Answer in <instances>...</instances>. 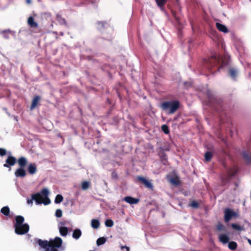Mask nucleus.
Segmentation results:
<instances>
[{
  "instance_id": "49530a36",
  "label": "nucleus",
  "mask_w": 251,
  "mask_h": 251,
  "mask_svg": "<svg viewBox=\"0 0 251 251\" xmlns=\"http://www.w3.org/2000/svg\"><path fill=\"white\" fill-rule=\"evenodd\" d=\"M26 2L27 3H31V0H26Z\"/></svg>"
},
{
  "instance_id": "6e6552de",
  "label": "nucleus",
  "mask_w": 251,
  "mask_h": 251,
  "mask_svg": "<svg viewBox=\"0 0 251 251\" xmlns=\"http://www.w3.org/2000/svg\"><path fill=\"white\" fill-rule=\"evenodd\" d=\"M16 162V159L13 156H8L5 161V163L3 164V166L6 168H9L10 166H13Z\"/></svg>"
},
{
  "instance_id": "b1692460",
  "label": "nucleus",
  "mask_w": 251,
  "mask_h": 251,
  "mask_svg": "<svg viewBox=\"0 0 251 251\" xmlns=\"http://www.w3.org/2000/svg\"><path fill=\"white\" fill-rule=\"evenodd\" d=\"M59 233L62 236H66L68 232V228L66 226H61L59 229Z\"/></svg>"
},
{
  "instance_id": "2f4dec72",
  "label": "nucleus",
  "mask_w": 251,
  "mask_h": 251,
  "mask_svg": "<svg viewBox=\"0 0 251 251\" xmlns=\"http://www.w3.org/2000/svg\"><path fill=\"white\" fill-rule=\"evenodd\" d=\"M231 226L235 230L241 231L244 230L243 226H241L236 224H232Z\"/></svg>"
},
{
  "instance_id": "de8ad7c7",
  "label": "nucleus",
  "mask_w": 251,
  "mask_h": 251,
  "mask_svg": "<svg viewBox=\"0 0 251 251\" xmlns=\"http://www.w3.org/2000/svg\"><path fill=\"white\" fill-rule=\"evenodd\" d=\"M248 242L251 245V240L248 239Z\"/></svg>"
},
{
  "instance_id": "c9c22d12",
  "label": "nucleus",
  "mask_w": 251,
  "mask_h": 251,
  "mask_svg": "<svg viewBox=\"0 0 251 251\" xmlns=\"http://www.w3.org/2000/svg\"><path fill=\"white\" fill-rule=\"evenodd\" d=\"M105 225L106 226L110 227H112L113 226L114 223L112 220L108 219L105 221Z\"/></svg>"
},
{
  "instance_id": "9b49d317",
  "label": "nucleus",
  "mask_w": 251,
  "mask_h": 251,
  "mask_svg": "<svg viewBox=\"0 0 251 251\" xmlns=\"http://www.w3.org/2000/svg\"><path fill=\"white\" fill-rule=\"evenodd\" d=\"M238 70L236 68L231 67L228 71L229 76L234 81L236 80V78L238 74Z\"/></svg>"
},
{
  "instance_id": "cd10ccee",
  "label": "nucleus",
  "mask_w": 251,
  "mask_h": 251,
  "mask_svg": "<svg viewBox=\"0 0 251 251\" xmlns=\"http://www.w3.org/2000/svg\"><path fill=\"white\" fill-rule=\"evenodd\" d=\"M213 156V153L211 151H207L204 155L205 160L206 162L210 161Z\"/></svg>"
},
{
  "instance_id": "a211bd4d",
  "label": "nucleus",
  "mask_w": 251,
  "mask_h": 251,
  "mask_svg": "<svg viewBox=\"0 0 251 251\" xmlns=\"http://www.w3.org/2000/svg\"><path fill=\"white\" fill-rule=\"evenodd\" d=\"M25 221L24 217L21 215H18L15 217L16 223L14 224V227L18 226L20 225H23V223Z\"/></svg>"
},
{
  "instance_id": "c756f323",
  "label": "nucleus",
  "mask_w": 251,
  "mask_h": 251,
  "mask_svg": "<svg viewBox=\"0 0 251 251\" xmlns=\"http://www.w3.org/2000/svg\"><path fill=\"white\" fill-rule=\"evenodd\" d=\"M216 227H217V229L218 231H224V232L226 231V227L224 225H223L221 223H219L217 225Z\"/></svg>"
},
{
  "instance_id": "473e14b6",
  "label": "nucleus",
  "mask_w": 251,
  "mask_h": 251,
  "mask_svg": "<svg viewBox=\"0 0 251 251\" xmlns=\"http://www.w3.org/2000/svg\"><path fill=\"white\" fill-rule=\"evenodd\" d=\"M63 200V196L61 195L58 194L55 198L54 202L55 203H60Z\"/></svg>"
},
{
  "instance_id": "09e8293b",
  "label": "nucleus",
  "mask_w": 251,
  "mask_h": 251,
  "mask_svg": "<svg viewBox=\"0 0 251 251\" xmlns=\"http://www.w3.org/2000/svg\"><path fill=\"white\" fill-rule=\"evenodd\" d=\"M222 179L223 181H224V178L223 177L222 178Z\"/></svg>"
},
{
  "instance_id": "7ed1b4c3",
  "label": "nucleus",
  "mask_w": 251,
  "mask_h": 251,
  "mask_svg": "<svg viewBox=\"0 0 251 251\" xmlns=\"http://www.w3.org/2000/svg\"><path fill=\"white\" fill-rule=\"evenodd\" d=\"M221 60V56L213 55L208 59L203 60V69L206 70L209 73L213 74L212 68L217 66Z\"/></svg>"
},
{
  "instance_id": "20e7f679",
  "label": "nucleus",
  "mask_w": 251,
  "mask_h": 251,
  "mask_svg": "<svg viewBox=\"0 0 251 251\" xmlns=\"http://www.w3.org/2000/svg\"><path fill=\"white\" fill-rule=\"evenodd\" d=\"M180 102L178 100L166 101L160 104L161 108L164 111H168L169 114L174 113L179 107Z\"/></svg>"
},
{
  "instance_id": "4468645a",
  "label": "nucleus",
  "mask_w": 251,
  "mask_h": 251,
  "mask_svg": "<svg viewBox=\"0 0 251 251\" xmlns=\"http://www.w3.org/2000/svg\"><path fill=\"white\" fill-rule=\"evenodd\" d=\"M37 165L35 163H30L28 165L27 171L29 174L33 175L37 172Z\"/></svg>"
},
{
  "instance_id": "a878e982",
  "label": "nucleus",
  "mask_w": 251,
  "mask_h": 251,
  "mask_svg": "<svg viewBox=\"0 0 251 251\" xmlns=\"http://www.w3.org/2000/svg\"><path fill=\"white\" fill-rule=\"evenodd\" d=\"M236 174V172L232 169H229L226 177V180H229Z\"/></svg>"
},
{
  "instance_id": "37998d69",
  "label": "nucleus",
  "mask_w": 251,
  "mask_h": 251,
  "mask_svg": "<svg viewBox=\"0 0 251 251\" xmlns=\"http://www.w3.org/2000/svg\"><path fill=\"white\" fill-rule=\"evenodd\" d=\"M171 182L173 183V184H178V181H177V180L176 178H172L171 180Z\"/></svg>"
},
{
  "instance_id": "393cba45",
  "label": "nucleus",
  "mask_w": 251,
  "mask_h": 251,
  "mask_svg": "<svg viewBox=\"0 0 251 251\" xmlns=\"http://www.w3.org/2000/svg\"><path fill=\"white\" fill-rule=\"evenodd\" d=\"M100 222L97 219H92L91 221V226L93 228L95 229H97L100 226Z\"/></svg>"
},
{
  "instance_id": "1a4fd4ad",
  "label": "nucleus",
  "mask_w": 251,
  "mask_h": 251,
  "mask_svg": "<svg viewBox=\"0 0 251 251\" xmlns=\"http://www.w3.org/2000/svg\"><path fill=\"white\" fill-rule=\"evenodd\" d=\"M137 179L141 181L147 188L153 190V186L151 183L144 177L139 176L137 177Z\"/></svg>"
},
{
  "instance_id": "f704fd0d",
  "label": "nucleus",
  "mask_w": 251,
  "mask_h": 251,
  "mask_svg": "<svg viewBox=\"0 0 251 251\" xmlns=\"http://www.w3.org/2000/svg\"><path fill=\"white\" fill-rule=\"evenodd\" d=\"M189 206L194 208H197L199 206V203L196 201H193L189 204Z\"/></svg>"
},
{
  "instance_id": "dca6fc26",
  "label": "nucleus",
  "mask_w": 251,
  "mask_h": 251,
  "mask_svg": "<svg viewBox=\"0 0 251 251\" xmlns=\"http://www.w3.org/2000/svg\"><path fill=\"white\" fill-rule=\"evenodd\" d=\"M216 28L221 32H222L225 33H226L228 32V29L226 27V26L223 24H221L219 23H216Z\"/></svg>"
},
{
  "instance_id": "412c9836",
  "label": "nucleus",
  "mask_w": 251,
  "mask_h": 251,
  "mask_svg": "<svg viewBox=\"0 0 251 251\" xmlns=\"http://www.w3.org/2000/svg\"><path fill=\"white\" fill-rule=\"evenodd\" d=\"M27 160L26 158L21 156L18 159V163L20 168H24L27 164Z\"/></svg>"
},
{
  "instance_id": "a18cd8bd",
  "label": "nucleus",
  "mask_w": 251,
  "mask_h": 251,
  "mask_svg": "<svg viewBox=\"0 0 251 251\" xmlns=\"http://www.w3.org/2000/svg\"><path fill=\"white\" fill-rule=\"evenodd\" d=\"M124 248H125L126 249V251H129V248L128 247H127L126 246L121 247L122 249H123Z\"/></svg>"
},
{
  "instance_id": "2eb2a0df",
  "label": "nucleus",
  "mask_w": 251,
  "mask_h": 251,
  "mask_svg": "<svg viewBox=\"0 0 251 251\" xmlns=\"http://www.w3.org/2000/svg\"><path fill=\"white\" fill-rule=\"evenodd\" d=\"M242 157L248 165H251V153L244 151L242 153Z\"/></svg>"
},
{
  "instance_id": "423d86ee",
  "label": "nucleus",
  "mask_w": 251,
  "mask_h": 251,
  "mask_svg": "<svg viewBox=\"0 0 251 251\" xmlns=\"http://www.w3.org/2000/svg\"><path fill=\"white\" fill-rule=\"evenodd\" d=\"M224 220L226 223L228 222L232 218L237 217V213L229 208H226L224 211Z\"/></svg>"
},
{
  "instance_id": "f8f14e48",
  "label": "nucleus",
  "mask_w": 251,
  "mask_h": 251,
  "mask_svg": "<svg viewBox=\"0 0 251 251\" xmlns=\"http://www.w3.org/2000/svg\"><path fill=\"white\" fill-rule=\"evenodd\" d=\"M15 176L16 177H24L26 175L25 170L24 168H19L15 172Z\"/></svg>"
},
{
  "instance_id": "a19ab883",
  "label": "nucleus",
  "mask_w": 251,
  "mask_h": 251,
  "mask_svg": "<svg viewBox=\"0 0 251 251\" xmlns=\"http://www.w3.org/2000/svg\"><path fill=\"white\" fill-rule=\"evenodd\" d=\"M6 153V151L4 149L0 148V155L4 156Z\"/></svg>"
},
{
  "instance_id": "e433bc0d",
  "label": "nucleus",
  "mask_w": 251,
  "mask_h": 251,
  "mask_svg": "<svg viewBox=\"0 0 251 251\" xmlns=\"http://www.w3.org/2000/svg\"><path fill=\"white\" fill-rule=\"evenodd\" d=\"M161 129L162 131L164 132L165 134H168L169 133V129L168 126L166 125H163L161 126Z\"/></svg>"
},
{
  "instance_id": "6ab92c4d",
  "label": "nucleus",
  "mask_w": 251,
  "mask_h": 251,
  "mask_svg": "<svg viewBox=\"0 0 251 251\" xmlns=\"http://www.w3.org/2000/svg\"><path fill=\"white\" fill-rule=\"evenodd\" d=\"M218 238L219 241L224 244H227L229 240L228 235L225 234H222L219 235Z\"/></svg>"
},
{
  "instance_id": "4be33fe9",
  "label": "nucleus",
  "mask_w": 251,
  "mask_h": 251,
  "mask_svg": "<svg viewBox=\"0 0 251 251\" xmlns=\"http://www.w3.org/2000/svg\"><path fill=\"white\" fill-rule=\"evenodd\" d=\"M40 100V97L39 96H36L33 98L30 107V110H33L37 106Z\"/></svg>"
},
{
  "instance_id": "c85d7f7f",
  "label": "nucleus",
  "mask_w": 251,
  "mask_h": 251,
  "mask_svg": "<svg viewBox=\"0 0 251 251\" xmlns=\"http://www.w3.org/2000/svg\"><path fill=\"white\" fill-rule=\"evenodd\" d=\"M0 212L5 216H8L9 214L10 209L8 206H4L1 209Z\"/></svg>"
},
{
  "instance_id": "5701e85b",
  "label": "nucleus",
  "mask_w": 251,
  "mask_h": 251,
  "mask_svg": "<svg viewBox=\"0 0 251 251\" xmlns=\"http://www.w3.org/2000/svg\"><path fill=\"white\" fill-rule=\"evenodd\" d=\"M81 231L79 229H75L73 231V237L76 240L78 239L81 236Z\"/></svg>"
},
{
  "instance_id": "f3484780",
  "label": "nucleus",
  "mask_w": 251,
  "mask_h": 251,
  "mask_svg": "<svg viewBox=\"0 0 251 251\" xmlns=\"http://www.w3.org/2000/svg\"><path fill=\"white\" fill-rule=\"evenodd\" d=\"M27 24L31 28H36L38 26V24L35 22L34 18L32 16L28 17Z\"/></svg>"
},
{
  "instance_id": "9d476101",
  "label": "nucleus",
  "mask_w": 251,
  "mask_h": 251,
  "mask_svg": "<svg viewBox=\"0 0 251 251\" xmlns=\"http://www.w3.org/2000/svg\"><path fill=\"white\" fill-rule=\"evenodd\" d=\"M161 151L159 152L158 155L160 157V160L161 163L166 165L168 164V158L166 154L164 152V149L160 148Z\"/></svg>"
},
{
  "instance_id": "72a5a7b5",
  "label": "nucleus",
  "mask_w": 251,
  "mask_h": 251,
  "mask_svg": "<svg viewBox=\"0 0 251 251\" xmlns=\"http://www.w3.org/2000/svg\"><path fill=\"white\" fill-rule=\"evenodd\" d=\"M106 242V239L104 237H100L97 240V244L100 246L104 244Z\"/></svg>"
},
{
  "instance_id": "aec40b11",
  "label": "nucleus",
  "mask_w": 251,
  "mask_h": 251,
  "mask_svg": "<svg viewBox=\"0 0 251 251\" xmlns=\"http://www.w3.org/2000/svg\"><path fill=\"white\" fill-rule=\"evenodd\" d=\"M124 201L130 204H136L139 202V200L130 196H127L124 198Z\"/></svg>"
},
{
  "instance_id": "79ce46f5",
  "label": "nucleus",
  "mask_w": 251,
  "mask_h": 251,
  "mask_svg": "<svg viewBox=\"0 0 251 251\" xmlns=\"http://www.w3.org/2000/svg\"><path fill=\"white\" fill-rule=\"evenodd\" d=\"M227 64V62H225L224 60L223 59L222 61L221 65L218 68V71H219L220 69L223 67V65H226Z\"/></svg>"
},
{
  "instance_id": "58836bf2",
  "label": "nucleus",
  "mask_w": 251,
  "mask_h": 251,
  "mask_svg": "<svg viewBox=\"0 0 251 251\" xmlns=\"http://www.w3.org/2000/svg\"><path fill=\"white\" fill-rule=\"evenodd\" d=\"M55 216L58 218H60L62 216V211L61 209H58L55 211Z\"/></svg>"
},
{
  "instance_id": "f257e3e1",
  "label": "nucleus",
  "mask_w": 251,
  "mask_h": 251,
  "mask_svg": "<svg viewBox=\"0 0 251 251\" xmlns=\"http://www.w3.org/2000/svg\"><path fill=\"white\" fill-rule=\"evenodd\" d=\"M37 243L40 249H44V251H58V249L62 247L63 241L60 237H56L49 241L39 239Z\"/></svg>"
},
{
  "instance_id": "0eeeda50",
  "label": "nucleus",
  "mask_w": 251,
  "mask_h": 251,
  "mask_svg": "<svg viewBox=\"0 0 251 251\" xmlns=\"http://www.w3.org/2000/svg\"><path fill=\"white\" fill-rule=\"evenodd\" d=\"M15 232L18 235H23L27 233L29 230V226L26 223L14 227Z\"/></svg>"
},
{
  "instance_id": "bb28decb",
  "label": "nucleus",
  "mask_w": 251,
  "mask_h": 251,
  "mask_svg": "<svg viewBox=\"0 0 251 251\" xmlns=\"http://www.w3.org/2000/svg\"><path fill=\"white\" fill-rule=\"evenodd\" d=\"M228 247L230 250L234 251L237 248V244L234 241H230L228 243Z\"/></svg>"
},
{
  "instance_id": "4c0bfd02",
  "label": "nucleus",
  "mask_w": 251,
  "mask_h": 251,
  "mask_svg": "<svg viewBox=\"0 0 251 251\" xmlns=\"http://www.w3.org/2000/svg\"><path fill=\"white\" fill-rule=\"evenodd\" d=\"M89 186V183L87 181H84L81 185L82 189L83 190L87 189Z\"/></svg>"
},
{
  "instance_id": "c03bdc74",
  "label": "nucleus",
  "mask_w": 251,
  "mask_h": 251,
  "mask_svg": "<svg viewBox=\"0 0 251 251\" xmlns=\"http://www.w3.org/2000/svg\"><path fill=\"white\" fill-rule=\"evenodd\" d=\"M33 200H34V199H32V198L31 199H27V203L32 204Z\"/></svg>"
},
{
  "instance_id": "39448f33",
  "label": "nucleus",
  "mask_w": 251,
  "mask_h": 251,
  "mask_svg": "<svg viewBox=\"0 0 251 251\" xmlns=\"http://www.w3.org/2000/svg\"><path fill=\"white\" fill-rule=\"evenodd\" d=\"M207 96L208 99L209 105L213 108L216 111L219 112L220 110L219 107H221V100L216 98L209 91L207 92Z\"/></svg>"
},
{
  "instance_id": "7c9ffc66",
  "label": "nucleus",
  "mask_w": 251,
  "mask_h": 251,
  "mask_svg": "<svg viewBox=\"0 0 251 251\" xmlns=\"http://www.w3.org/2000/svg\"><path fill=\"white\" fill-rule=\"evenodd\" d=\"M157 5L160 8L163 7L167 0H155Z\"/></svg>"
},
{
  "instance_id": "f03ea898",
  "label": "nucleus",
  "mask_w": 251,
  "mask_h": 251,
  "mask_svg": "<svg viewBox=\"0 0 251 251\" xmlns=\"http://www.w3.org/2000/svg\"><path fill=\"white\" fill-rule=\"evenodd\" d=\"M49 194V190L44 188L40 192L33 194L31 198L34 199L37 204L44 203L45 205H48L50 203V201L48 197Z\"/></svg>"
},
{
  "instance_id": "ddd939ff",
  "label": "nucleus",
  "mask_w": 251,
  "mask_h": 251,
  "mask_svg": "<svg viewBox=\"0 0 251 251\" xmlns=\"http://www.w3.org/2000/svg\"><path fill=\"white\" fill-rule=\"evenodd\" d=\"M96 25L97 29L100 31H102L106 28L108 24L105 21H98L96 23Z\"/></svg>"
},
{
  "instance_id": "ea45409f",
  "label": "nucleus",
  "mask_w": 251,
  "mask_h": 251,
  "mask_svg": "<svg viewBox=\"0 0 251 251\" xmlns=\"http://www.w3.org/2000/svg\"><path fill=\"white\" fill-rule=\"evenodd\" d=\"M57 20L61 22L62 24H66V20L64 18H62V17L60 16L57 15Z\"/></svg>"
}]
</instances>
